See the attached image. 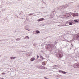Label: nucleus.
Here are the masks:
<instances>
[{
    "label": "nucleus",
    "instance_id": "nucleus-8",
    "mask_svg": "<svg viewBox=\"0 0 79 79\" xmlns=\"http://www.w3.org/2000/svg\"><path fill=\"white\" fill-rule=\"evenodd\" d=\"M25 39H29V37H28V36H26L25 37Z\"/></svg>",
    "mask_w": 79,
    "mask_h": 79
},
{
    "label": "nucleus",
    "instance_id": "nucleus-6",
    "mask_svg": "<svg viewBox=\"0 0 79 79\" xmlns=\"http://www.w3.org/2000/svg\"><path fill=\"white\" fill-rule=\"evenodd\" d=\"M42 65H43V66H44V65H45V64H45V61L43 62L42 63Z\"/></svg>",
    "mask_w": 79,
    "mask_h": 79
},
{
    "label": "nucleus",
    "instance_id": "nucleus-21",
    "mask_svg": "<svg viewBox=\"0 0 79 79\" xmlns=\"http://www.w3.org/2000/svg\"><path fill=\"white\" fill-rule=\"evenodd\" d=\"M40 58H42V56H40Z\"/></svg>",
    "mask_w": 79,
    "mask_h": 79
},
{
    "label": "nucleus",
    "instance_id": "nucleus-3",
    "mask_svg": "<svg viewBox=\"0 0 79 79\" xmlns=\"http://www.w3.org/2000/svg\"><path fill=\"white\" fill-rule=\"evenodd\" d=\"M44 20H45V19H44L43 18H42L38 19L37 21L38 22H39V21H44Z\"/></svg>",
    "mask_w": 79,
    "mask_h": 79
},
{
    "label": "nucleus",
    "instance_id": "nucleus-5",
    "mask_svg": "<svg viewBox=\"0 0 79 79\" xmlns=\"http://www.w3.org/2000/svg\"><path fill=\"white\" fill-rule=\"evenodd\" d=\"M16 57H11L10 58L11 60H14V59L16 58Z\"/></svg>",
    "mask_w": 79,
    "mask_h": 79
},
{
    "label": "nucleus",
    "instance_id": "nucleus-14",
    "mask_svg": "<svg viewBox=\"0 0 79 79\" xmlns=\"http://www.w3.org/2000/svg\"><path fill=\"white\" fill-rule=\"evenodd\" d=\"M69 23V25H71V26H72V25H73V24L71 23Z\"/></svg>",
    "mask_w": 79,
    "mask_h": 79
},
{
    "label": "nucleus",
    "instance_id": "nucleus-1",
    "mask_svg": "<svg viewBox=\"0 0 79 79\" xmlns=\"http://www.w3.org/2000/svg\"><path fill=\"white\" fill-rule=\"evenodd\" d=\"M73 66L75 68H79V63L75 64L73 65Z\"/></svg>",
    "mask_w": 79,
    "mask_h": 79
},
{
    "label": "nucleus",
    "instance_id": "nucleus-17",
    "mask_svg": "<svg viewBox=\"0 0 79 79\" xmlns=\"http://www.w3.org/2000/svg\"><path fill=\"white\" fill-rule=\"evenodd\" d=\"M59 56L60 57V58L61 57V54H59Z\"/></svg>",
    "mask_w": 79,
    "mask_h": 79
},
{
    "label": "nucleus",
    "instance_id": "nucleus-18",
    "mask_svg": "<svg viewBox=\"0 0 79 79\" xmlns=\"http://www.w3.org/2000/svg\"><path fill=\"white\" fill-rule=\"evenodd\" d=\"M67 15H69V16H70V14H67Z\"/></svg>",
    "mask_w": 79,
    "mask_h": 79
},
{
    "label": "nucleus",
    "instance_id": "nucleus-11",
    "mask_svg": "<svg viewBox=\"0 0 79 79\" xmlns=\"http://www.w3.org/2000/svg\"><path fill=\"white\" fill-rule=\"evenodd\" d=\"M42 69H45V67L44 66H42Z\"/></svg>",
    "mask_w": 79,
    "mask_h": 79
},
{
    "label": "nucleus",
    "instance_id": "nucleus-20",
    "mask_svg": "<svg viewBox=\"0 0 79 79\" xmlns=\"http://www.w3.org/2000/svg\"><path fill=\"white\" fill-rule=\"evenodd\" d=\"M29 15H33V14H30Z\"/></svg>",
    "mask_w": 79,
    "mask_h": 79
},
{
    "label": "nucleus",
    "instance_id": "nucleus-19",
    "mask_svg": "<svg viewBox=\"0 0 79 79\" xmlns=\"http://www.w3.org/2000/svg\"><path fill=\"white\" fill-rule=\"evenodd\" d=\"M39 56H37V58H39Z\"/></svg>",
    "mask_w": 79,
    "mask_h": 79
},
{
    "label": "nucleus",
    "instance_id": "nucleus-9",
    "mask_svg": "<svg viewBox=\"0 0 79 79\" xmlns=\"http://www.w3.org/2000/svg\"><path fill=\"white\" fill-rule=\"evenodd\" d=\"M36 32L37 34H39V33H40V31L38 30H37L36 31Z\"/></svg>",
    "mask_w": 79,
    "mask_h": 79
},
{
    "label": "nucleus",
    "instance_id": "nucleus-10",
    "mask_svg": "<svg viewBox=\"0 0 79 79\" xmlns=\"http://www.w3.org/2000/svg\"><path fill=\"white\" fill-rule=\"evenodd\" d=\"M58 65H54V68H57L58 67Z\"/></svg>",
    "mask_w": 79,
    "mask_h": 79
},
{
    "label": "nucleus",
    "instance_id": "nucleus-16",
    "mask_svg": "<svg viewBox=\"0 0 79 79\" xmlns=\"http://www.w3.org/2000/svg\"><path fill=\"white\" fill-rule=\"evenodd\" d=\"M2 75H3L4 74H5V73H2Z\"/></svg>",
    "mask_w": 79,
    "mask_h": 79
},
{
    "label": "nucleus",
    "instance_id": "nucleus-22",
    "mask_svg": "<svg viewBox=\"0 0 79 79\" xmlns=\"http://www.w3.org/2000/svg\"><path fill=\"white\" fill-rule=\"evenodd\" d=\"M67 23H69V21H68L67 22Z\"/></svg>",
    "mask_w": 79,
    "mask_h": 79
},
{
    "label": "nucleus",
    "instance_id": "nucleus-12",
    "mask_svg": "<svg viewBox=\"0 0 79 79\" xmlns=\"http://www.w3.org/2000/svg\"><path fill=\"white\" fill-rule=\"evenodd\" d=\"M52 46H53L52 44H50V47H52Z\"/></svg>",
    "mask_w": 79,
    "mask_h": 79
},
{
    "label": "nucleus",
    "instance_id": "nucleus-7",
    "mask_svg": "<svg viewBox=\"0 0 79 79\" xmlns=\"http://www.w3.org/2000/svg\"><path fill=\"white\" fill-rule=\"evenodd\" d=\"M76 39H79V35H77L75 37Z\"/></svg>",
    "mask_w": 79,
    "mask_h": 79
},
{
    "label": "nucleus",
    "instance_id": "nucleus-13",
    "mask_svg": "<svg viewBox=\"0 0 79 79\" xmlns=\"http://www.w3.org/2000/svg\"><path fill=\"white\" fill-rule=\"evenodd\" d=\"M74 21L76 22V23H78V21L77 20H75Z\"/></svg>",
    "mask_w": 79,
    "mask_h": 79
},
{
    "label": "nucleus",
    "instance_id": "nucleus-4",
    "mask_svg": "<svg viewBox=\"0 0 79 79\" xmlns=\"http://www.w3.org/2000/svg\"><path fill=\"white\" fill-rule=\"evenodd\" d=\"M34 60H35V58L34 57L32 58L31 59V61H34Z\"/></svg>",
    "mask_w": 79,
    "mask_h": 79
},
{
    "label": "nucleus",
    "instance_id": "nucleus-15",
    "mask_svg": "<svg viewBox=\"0 0 79 79\" xmlns=\"http://www.w3.org/2000/svg\"><path fill=\"white\" fill-rule=\"evenodd\" d=\"M62 73H63V74H66V72H64V71H62Z\"/></svg>",
    "mask_w": 79,
    "mask_h": 79
},
{
    "label": "nucleus",
    "instance_id": "nucleus-2",
    "mask_svg": "<svg viewBox=\"0 0 79 79\" xmlns=\"http://www.w3.org/2000/svg\"><path fill=\"white\" fill-rule=\"evenodd\" d=\"M72 15L73 17H74V16H78V13H73L72 14Z\"/></svg>",
    "mask_w": 79,
    "mask_h": 79
},
{
    "label": "nucleus",
    "instance_id": "nucleus-23",
    "mask_svg": "<svg viewBox=\"0 0 79 79\" xmlns=\"http://www.w3.org/2000/svg\"><path fill=\"white\" fill-rule=\"evenodd\" d=\"M46 69H47V68H46Z\"/></svg>",
    "mask_w": 79,
    "mask_h": 79
}]
</instances>
